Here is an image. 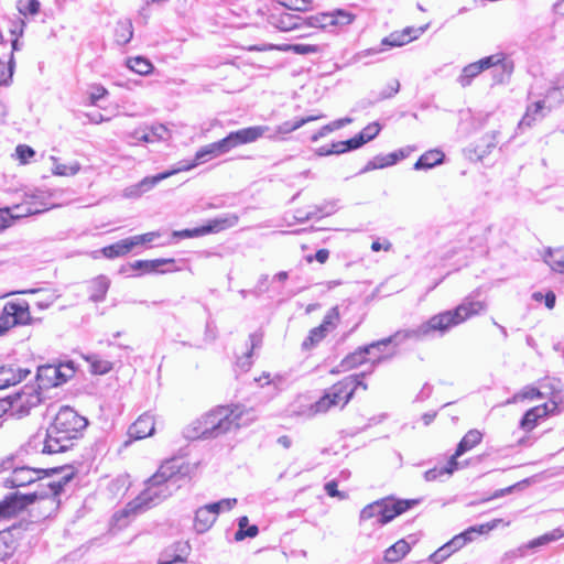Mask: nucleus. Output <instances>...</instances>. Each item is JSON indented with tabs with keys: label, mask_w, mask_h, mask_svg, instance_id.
Wrapping results in <instances>:
<instances>
[{
	"label": "nucleus",
	"mask_w": 564,
	"mask_h": 564,
	"mask_svg": "<svg viewBox=\"0 0 564 564\" xmlns=\"http://www.w3.org/2000/svg\"><path fill=\"white\" fill-rule=\"evenodd\" d=\"M39 0H18L17 9L22 15H36L40 12Z\"/></svg>",
	"instance_id": "57"
},
{
	"label": "nucleus",
	"mask_w": 564,
	"mask_h": 564,
	"mask_svg": "<svg viewBox=\"0 0 564 564\" xmlns=\"http://www.w3.org/2000/svg\"><path fill=\"white\" fill-rule=\"evenodd\" d=\"M354 382L351 378H344L327 389L323 397L300 412V414L313 417L316 414L326 413L329 409L339 404L344 408L351 399Z\"/></svg>",
	"instance_id": "7"
},
{
	"label": "nucleus",
	"mask_w": 564,
	"mask_h": 564,
	"mask_svg": "<svg viewBox=\"0 0 564 564\" xmlns=\"http://www.w3.org/2000/svg\"><path fill=\"white\" fill-rule=\"evenodd\" d=\"M368 141L364 138L361 132H359L358 134H356L351 139H348L346 141H337L336 148L337 149L339 148L343 151V153H345V152L350 151V150L359 149V148H361Z\"/></svg>",
	"instance_id": "55"
},
{
	"label": "nucleus",
	"mask_w": 564,
	"mask_h": 564,
	"mask_svg": "<svg viewBox=\"0 0 564 564\" xmlns=\"http://www.w3.org/2000/svg\"><path fill=\"white\" fill-rule=\"evenodd\" d=\"M51 159L53 161L52 172L54 175L73 176L80 171L82 166L77 161H74L70 164H63L58 162V160L54 156H52Z\"/></svg>",
	"instance_id": "48"
},
{
	"label": "nucleus",
	"mask_w": 564,
	"mask_h": 564,
	"mask_svg": "<svg viewBox=\"0 0 564 564\" xmlns=\"http://www.w3.org/2000/svg\"><path fill=\"white\" fill-rule=\"evenodd\" d=\"M149 138V143L166 141L171 137L169 128L162 123H155L152 126L144 127Z\"/></svg>",
	"instance_id": "47"
},
{
	"label": "nucleus",
	"mask_w": 564,
	"mask_h": 564,
	"mask_svg": "<svg viewBox=\"0 0 564 564\" xmlns=\"http://www.w3.org/2000/svg\"><path fill=\"white\" fill-rule=\"evenodd\" d=\"M107 89L101 85H94L90 88L89 99L93 105L97 104L100 99H102L107 95Z\"/></svg>",
	"instance_id": "64"
},
{
	"label": "nucleus",
	"mask_w": 564,
	"mask_h": 564,
	"mask_svg": "<svg viewBox=\"0 0 564 564\" xmlns=\"http://www.w3.org/2000/svg\"><path fill=\"white\" fill-rule=\"evenodd\" d=\"M39 395H31V400H28V406H25L22 397L19 398L17 405H13L7 399L0 400V426L2 425L3 417L6 415H18L19 417L26 415L31 406H34L39 403Z\"/></svg>",
	"instance_id": "20"
},
{
	"label": "nucleus",
	"mask_w": 564,
	"mask_h": 564,
	"mask_svg": "<svg viewBox=\"0 0 564 564\" xmlns=\"http://www.w3.org/2000/svg\"><path fill=\"white\" fill-rule=\"evenodd\" d=\"M30 321L31 314L26 301L8 302L0 315V335L15 325H26Z\"/></svg>",
	"instance_id": "10"
},
{
	"label": "nucleus",
	"mask_w": 564,
	"mask_h": 564,
	"mask_svg": "<svg viewBox=\"0 0 564 564\" xmlns=\"http://www.w3.org/2000/svg\"><path fill=\"white\" fill-rule=\"evenodd\" d=\"M155 431L154 416L150 413H143L129 427V436L133 440H142L153 435Z\"/></svg>",
	"instance_id": "23"
},
{
	"label": "nucleus",
	"mask_w": 564,
	"mask_h": 564,
	"mask_svg": "<svg viewBox=\"0 0 564 564\" xmlns=\"http://www.w3.org/2000/svg\"><path fill=\"white\" fill-rule=\"evenodd\" d=\"M194 469L195 466L183 458L166 459L145 481V488L127 505L124 512L139 513L160 505L182 487Z\"/></svg>",
	"instance_id": "1"
},
{
	"label": "nucleus",
	"mask_w": 564,
	"mask_h": 564,
	"mask_svg": "<svg viewBox=\"0 0 564 564\" xmlns=\"http://www.w3.org/2000/svg\"><path fill=\"white\" fill-rule=\"evenodd\" d=\"M501 521V519H495L487 523L471 525L467 528L465 531L460 532L459 534H456L453 539L455 540L456 544H458V546L462 549L467 543L473 542L476 539V536L487 534L494 529H496Z\"/></svg>",
	"instance_id": "19"
},
{
	"label": "nucleus",
	"mask_w": 564,
	"mask_h": 564,
	"mask_svg": "<svg viewBox=\"0 0 564 564\" xmlns=\"http://www.w3.org/2000/svg\"><path fill=\"white\" fill-rule=\"evenodd\" d=\"M460 550L458 544H456L455 540L452 539L448 542H446L444 545L438 547L434 553H432L429 557V561L434 564H441L444 562L447 557H449L453 553Z\"/></svg>",
	"instance_id": "41"
},
{
	"label": "nucleus",
	"mask_w": 564,
	"mask_h": 564,
	"mask_svg": "<svg viewBox=\"0 0 564 564\" xmlns=\"http://www.w3.org/2000/svg\"><path fill=\"white\" fill-rule=\"evenodd\" d=\"M216 520V516H214L209 507L207 505L203 506L195 512L194 529L199 534L205 533L213 527Z\"/></svg>",
	"instance_id": "32"
},
{
	"label": "nucleus",
	"mask_w": 564,
	"mask_h": 564,
	"mask_svg": "<svg viewBox=\"0 0 564 564\" xmlns=\"http://www.w3.org/2000/svg\"><path fill=\"white\" fill-rule=\"evenodd\" d=\"M236 505H237L236 498H226V499H221L217 502L208 503L207 506L213 511L214 516H216V518H217L221 511L231 510Z\"/></svg>",
	"instance_id": "59"
},
{
	"label": "nucleus",
	"mask_w": 564,
	"mask_h": 564,
	"mask_svg": "<svg viewBox=\"0 0 564 564\" xmlns=\"http://www.w3.org/2000/svg\"><path fill=\"white\" fill-rule=\"evenodd\" d=\"M381 126L378 122H371L366 126L360 132L364 138L369 142L373 140L380 132Z\"/></svg>",
	"instance_id": "63"
},
{
	"label": "nucleus",
	"mask_w": 564,
	"mask_h": 564,
	"mask_svg": "<svg viewBox=\"0 0 564 564\" xmlns=\"http://www.w3.org/2000/svg\"><path fill=\"white\" fill-rule=\"evenodd\" d=\"M482 440V434L478 430L468 431L457 445L455 453L451 457H455L457 460L466 452L473 449Z\"/></svg>",
	"instance_id": "33"
},
{
	"label": "nucleus",
	"mask_w": 564,
	"mask_h": 564,
	"mask_svg": "<svg viewBox=\"0 0 564 564\" xmlns=\"http://www.w3.org/2000/svg\"><path fill=\"white\" fill-rule=\"evenodd\" d=\"M229 152L228 145L226 143L225 138L209 143L203 148H200L196 154L195 160L189 165H193L191 169L195 167L198 163H204L209 161L210 159L217 158L219 155L226 154ZM184 164L180 163L178 166H183Z\"/></svg>",
	"instance_id": "21"
},
{
	"label": "nucleus",
	"mask_w": 564,
	"mask_h": 564,
	"mask_svg": "<svg viewBox=\"0 0 564 564\" xmlns=\"http://www.w3.org/2000/svg\"><path fill=\"white\" fill-rule=\"evenodd\" d=\"M491 67H499L501 69L498 83H502L511 76L514 65L513 61L508 58L503 53L492 54L466 65L456 80L463 88H466L471 85L473 80L479 74Z\"/></svg>",
	"instance_id": "6"
},
{
	"label": "nucleus",
	"mask_w": 564,
	"mask_h": 564,
	"mask_svg": "<svg viewBox=\"0 0 564 564\" xmlns=\"http://www.w3.org/2000/svg\"><path fill=\"white\" fill-rule=\"evenodd\" d=\"M133 36L132 22L128 19L118 21L115 29V40L119 45L128 44Z\"/></svg>",
	"instance_id": "40"
},
{
	"label": "nucleus",
	"mask_w": 564,
	"mask_h": 564,
	"mask_svg": "<svg viewBox=\"0 0 564 564\" xmlns=\"http://www.w3.org/2000/svg\"><path fill=\"white\" fill-rule=\"evenodd\" d=\"M497 145V135L496 132H491L486 134L481 142L476 147V154L478 159H482L485 155L489 154L494 148Z\"/></svg>",
	"instance_id": "51"
},
{
	"label": "nucleus",
	"mask_w": 564,
	"mask_h": 564,
	"mask_svg": "<svg viewBox=\"0 0 564 564\" xmlns=\"http://www.w3.org/2000/svg\"><path fill=\"white\" fill-rule=\"evenodd\" d=\"M416 503L417 500L394 501L390 498L380 499L364 507L360 511L359 520L362 522L375 519L379 524H387Z\"/></svg>",
	"instance_id": "8"
},
{
	"label": "nucleus",
	"mask_w": 564,
	"mask_h": 564,
	"mask_svg": "<svg viewBox=\"0 0 564 564\" xmlns=\"http://www.w3.org/2000/svg\"><path fill=\"white\" fill-rule=\"evenodd\" d=\"M127 66L132 72L145 76L153 70L152 63L142 56L130 57L127 59Z\"/></svg>",
	"instance_id": "46"
},
{
	"label": "nucleus",
	"mask_w": 564,
	"mask_h": 564,
	"mask_svg": "<svg viewBox=\"0 0 564 564\" xmlns=\"http://www.w3.org/2000/svg\"><path fill=\"white\" fill-rule=\"evenodd\" d=\"M14 69L13 53L10 55V59L6 63L0 61V86H7L10 84Z\"/></svg>",
	"instance_id": "56"
},
{
	"label": "nucleus",
	"mask_w": 564,
	"mask_h": 564,
	"mask_svg": "<svg viewBox=\"0 0 564 564\" xmlns=\"http://www.w3.org/2000/svg\"><path fill=\"white\" fill-rule=\"evenodd\" d=\"M75 373L70 364L44 365L37 368L36 381L40 389H50L65 383Z\"/></svg>",
	"instance_id": "9"
},
{
	"label": "nucleus",
	"mask_w": 564,
	"mask_h": 564,
	"mask_svg": "<svg viewBox=\"0 0 564 564\" xmlns=\"http://www.w3.org/2000/svg\"><path fill=\"white\" fill-rule=\"evenodd\" d=\"M269 24L273 28L282 31L289 32L293 30H299L305 26V19L299 14H294L289 12L288 9H275L272 11L268 18Z\"/></svg>",
	"instance_id": "17"
},
{
	"label": "nucleus",
	"mask_w": 564,
	"mask_h": 564,
	"mask_svg": "<svg viewBox=\"0 0 564 564\" xmlns=\"http://www.w3.org/2000/svg\"><path fill=\"white\" fill-rule=\"evenodd\" d=\"M390 344H394L395 346H398V341L397 338L394 337V334L381 340L373 341L367 346L357 348L354 352L349 354L343 359L341 367L345 370L356 368L370 360L368 356L371 355L372 349L375 347L388 346Z\"/></svg>",
	"instance_id": "14"
},
{
	"label": "nucleus",
	"mask_w": 564,
	"mask_h": 564,
	"mask_svg": "<svg viewBox=\"0 0 564 564\" xmlns=\"http://www.w3.org/2000/svg\"><path fill=\"white\" fill-rule=\"evenodd\" d=\"M189 552L191 546L187 542H176L162 552L158 564L185 563Z\"/></svg>",
	"instance_id": "22"
},
{
	"label": "nucleus",
	"mask_w": 564,
	"mask_h": 564,
	"mask_svg": "<svg viewBox=\"0 0 564 564\" xmlns=\"http://www.w3.org/2000/svg\"><path fill=\"white\" fill-rule=\"evenodd\" d=\"M338 206L337 200H329L325 202L322 205L315 206L312 212L316 213V216L314 219H321L325 216H330L336 213Z\"/></svg>",
	"instance_id": "58"
},
{
	"label": "nucleus",
	"mask_w": 564,
	"mask_h": 564,
	"mask_svg": "<svg viewBox=\"0 0 564 564\" xmlns=\"http://www.w3.org/2000/svg\"><path fill=\"white\" fill-rule=\"evenodd\" d=\"M545 397L546 393H544L540 389L532 386H525L523 389H521L519 392L514 393L510 399H508L506 401V404H514L528 399H543Z\"/></svg>",
	"instance_id": "38"
},
{
	"label": "nucleus",
	"mask_w": 564,
	"mask_h": 564,
	"mask_svg": "<svg viewBox=\"0 0 564 564\" xmlns=\"http://www.w3.org/2000/svg\"><path fill=\"white\" fill-rule=\"evenodd\" d=\"M47 198L48 196L39 189L25 193L24 202L20 205H14L13 209L20 210L23 217L40 214L55 206V204L47 202Z\"/></svg>",
	"instance_id": "16"
},
{
	"label": "nucleus",
	"mask_w": 564,
	"mask_h": 564,
	"mask_svg": "<svg viewBox=\"0 0 564 564\" xmlns=\"http://www.w3.org/2000/svg\"><path fill=\"white\" fill-rule=\"evenodd\" d=\"M87 425L86 417L69 406H62L46 431L42 453L56 454L69 449Z\"/></svg>",
	"instance_id": "3"
},
{
	"label": "nucleus",
	"mask_w": 564,
	"mask_h": 564,
	"mask_svg": "<svg viewBox=\"0 0 564 564\" xmlns=\"http://www.w3.org/2000/svg\"><path fill=\"white\" fill-rule=\"evenodd\" d=\"M23 217L20 210L10 207L0 208V231L10 227L14 219Z\"/></svg>",
	"instance_id": "53"
},
{
	"label": "nucleus",
	"mask_w": 564,
	"mask_h": 564,
	"mask_svg": "<svg viewBox=\"0 0 564 564\" xmlns=\"http://www.w3.org/2000/svg\"><path fill=\"white\" fill-rule=\"evenodd\" d=\"M410 550V544L405 540H399L386 550L384 561L387 563H397L403 558Z\"/></svg>",
	"instance_id": "37"
},
{
	"label": "nucleus",
	"mask_w": 564,
	"mask_h": 564,
	"mask_svg": "<svg viewBox=\"0 0 564 564\" xmlns=\"http://www.w3.org/2000/svg\"><path fill=\"white\" fill-rule=\"evenodd\" d=\"M129 238L122 239L113 245L107 246L102 249V253L107 258L122 257L129 253L133 247Z\"/></svg>",
	"instance_id": "42"
},
{
	"label": "nucleus",
	"mask_w": 564,
	"mask_h": 564,
	"mask_svg": "<svg viewBox=\"0 0 564 564\" xmlns=\"http://www.w3.org/2000/svg\"><path fill=\"white\" fill-rule=\"evenodd\" d=\"M30 375L29 369L15 366L0 367V390L21 382Z\"/></svg>",
	"instance_id": "26"
},
{
	"label": "nucleus",
	"mask_w": 564,
	"mask_h": 564,
	"mask_svg": "<svg viewBox=\"0 0 564 564\" xmlns=\"http://www.w3.org/2000/svg\"><path fill=\"white\" fill-rule=\"evenodd\" d=\"M238 218L236 216H231L228 218H216L210 220L207 225L197 227L194 229H184L174 231L173 236L176 238H194V237H200L210 232H217L220 231L227 227H231L236 225Z\"/></svg>",
	"instance_id": "18"
},
{
	"label": "nucleus",
	"mask_w": 564,
	"mask_h": 564,
	"mask_svg": "<svg viewBox=\"0 0 564 564\" xmlns=\"http://www.w3.org/2000/svg\"><path fill=\"white\" fill-rule=\"evenodd\" d=\"M69 479L70 477L66 475L58 480H50L46 484L40 485L42 487L41 490L28 495H21L19 492L10 494L0 501V518L12 517L37 499H55Z\"/></svg>",
	"instance_id": "5"
},
{
	"label": "nucleus",
	"mask_w": 564,
	"mask_h": 564,
	"mask_svg": "<svg viewBox=\"0 0 564 564\" xmlns=\"http://www.w3.org/2000/svg\"><path fill=\"white\" fill-rule=\"evenodd\" d=\"M444 153L441 150H430L423 153L414 164V170H429L440 165L444 161Z\"/></svg>",
	"instance_id": "35"
},
{
	"label": "nucleus",
	"mask_w": 564,
	"mask_h": 564,
	"mask_svg": "<svg viewBox=\"0 0 564 564\" xmlns=\"http://www.w3.org/2000/svg\"><path fill=\"white\" fill-rule=\"evenodd\" d=\"M17 549L15 540L12 531H0V561L10 557Z\"/></svg>",
	"instance_id": "39"
},
{
	"label": "nucleus",
	"mask_w": 564,
	"mask_h": 564,
	"mask_svg": "<svg viewBox=\"0 0 564 564\" xmlns=\"http://www.w3.org/2000/svg\"><path fill=\"white\" fill-rule=\"evenodd\" d=\"M328 333V328L325 325H319L310 332L307 338L303 341L302 346L304 349H308L317 345Z\"/></svg>",
	"instance_id": "52"
},
{
	"label": "nucleus",
	"mask_w": 564,
	"mask_h": 564,
	"mask_svg": "<svg viewBox=\"0 0 564 564\" xmlns=\"http://www.w3.org/2000/svg\"><path fill=\"white\" fill-rule=\"evenodd\" d=\"M400 90V82L398 79H392L380 93L378 96V100L389 99L397 95Z\"/></svg>",
	"instance_id": "61"
},
{
	"label": "nucleus",
	"mask_w": 564,
	"mask_h": 564,
	"mask_svg": "<svg viewBox=\"0 0 564 564\" xmlns=\"http://www.w3.org/2000/svg\"><path fill=\"white\" fill-rule=\"evenodd\" d=\"M354 15L344 10H334L332 12L317 13L305 19V26L326 29L335 25H346L351 23Z\"/></svg>",
	"instance_id": "15"
},
{
	"label": "nucleus",
	"mask_w": 564,
	"mask_h": 564,
	"mask_svg": "<svg viewBox=\"0 0 564 564\" xmlns=\"http://www.w3.org/2000/svg\"><path fill=\"white\" fill-rule=\"evenodd\" d=\"M57 471V468L44 469L28 466L14 467L11 475L4 479L3 484L9 488L24 487L35 482L36 480H42L50 474Z\"/></svg>",
	"instance_id": "11"
},
{
	"label": "nucleus",
	"mask_w": 564,
	"mask_h": 564,
	"mask_svg": "<svg viewBox=\"0 0 564 564\" xmlns=\"http://www.w3.org/2000/svg\"><path fill=\"white\" fill-rule=\"evenodd\" d=\"M541 387L546 391V397L550 399V408L554 410L556 413L560 408H564V397L562 395L563 384L562 381L557 378H552L547 380V382L542 383Z\"/></svg>",
	"instance_id": "25"
},
{
	"label": "nucleus",
	"mask_w": 564,
	"mask_h": 564,
	"mask_svg": "<svg viewBox=\"0 0 564 564\" xmlns=\"http://www.w3.org/2000/svg\"><path fill=\"white\" fill-rule=\"evenodd\" d=\"M351 121H352L351 118L345 117V118L335 120V121H333V122H330L328 124H325L316 133H314L311 137V141L312 142H317L319 139L324 138L328 133H330V132H333L335 130H338V129L345 127L346 124H349Z\"/></svg>",
	"instance_id": "49"
},
{
	"label": "nucleus",
	"mask_w": 564,
	"mask_h": 564,
	"mask_svg": "<svg viewBox=\"0 0 564 564\" xmlns=\"http://www.w3.org/2000/svg\"><path fill=\"white\" fill-rule=\"evenodd\" d=\"M192 166L193 165L177 166L176 169H174L172 171H166V172H163V173H159V174H156L154 176H147V177L142 178L140 182H138L137 184L127 186L123 189L122 196L124 198H130V199L139 198L144 193H148L149 191H151L161 181L170 177L171 175H173V174H175L177 172L188 171V170H191Z\"/></svg>",
	"instance_id": "12"
},
{
	"label": "nucleus",
	"mask_w": 564,
	"mask_h": 564,
	"mask_svg": "<svg viewBox=\"0 0 564 564\" xmlns=\"http://www.w3.org/2000/svg\"><path fill=\"white\" fill-rule=\"evenodd\" d=\"M545 102L539 100L528 106L523 118L519 122V128L531 127L536 120L542 119L545 116Z\"/></svg>",
	"instance_id": "34"
},
{
	"label": "nucleus",
	"mask_w": 564,
	"mask_h": 564,
	"mask_svg": "<svg viewBox=\"0 0 564 564\" xmlns=\"http://www.w3.org/2000/svg\"><path fill=\"white\" fill-rule=\"evenodd\" d=\"M256 380L260 382L261 387H272L276 393L286 390L291 386L290 375L286 372L274 375L263 372Z\"/></svg>",
	"instance_id": "28"
},
{
	"label": "nucleus",
	"mask_w": 564,
	"mask_h": 564,
	"mask_svg": "<svg viewBox=\"0 0 564 564\" xmlns=\"http://www.w3.org/2000/svg\"><path fill=\"white\" fill-rule=\"evenodd\" d=\"M270 131L271 129L268 126H253L231 131L227 137H225V140L229 151H231L239 145L258 141L260 138L265 137Z\"/></svg>",
	"instance_id": "13"
},
{
	"label": "nucleus",
	"mask_w": 564,
	"mask_h": 564,
	"mask_svg": "<svg viewBox=\"0 0 564 564\" xmlns=\"http://www.w3.org/2000/svg\"><path fill=\"white\" fill-rule=\"evenodd\" d=\"M458 462L455 457H451L444 466H435L424 473V479L426 481L443 480L453 475L458 469Z\"/></svg>",
	"instance_id": "30"
},
{
	"label": "nucleus",
	"mask_w": 564,
	"mask_h": 564,
	"mask_svg": "<svg viewBox=\"0 0 564 564\" xmlns=\"http://www.w3.org/2000/svg\"><path fill=\"white\" fill-rule=\"evenodd\" d=\"M174 259H154V260H137L130 264L132 270H142L144 272H166L169 270H160L162 265L173 264Z\"/></svg>",
	"instance_id": "36"
},
{
	"label": "nucleus",
	"mask_w": 564,
	"mask_h": 564,
	"mask_svg": "<svg viewBox=\"0 0 564 564\" xmlns=\"http://www.w3.org/2000/svg\"><path fill=\"white\" fill-rule=\"evenodd\" d=\"M564 536V532H562L560 529H555L551 532H547L536 539H533L532 541H530L528 544L519 547L518 550L516 551H512L510 552V555L512 556H524L525 555V551L528 549H535V547H539V546H542V545H545L550 542H554L561 538Z\"/></svg>",
	"instance_id": "29"
},
{
	"label": "nucleus",
	"mask_w": 564,
	"mask_h": 564,
	"mask_svg": "<svg viewBox=\"0 0 564 564\" xmlns=\"http://www.w3.org/2000/svg\"><path fill=\"white\" fill-rule=\"evenodd\" d=\"M279 50L284 52H293L297 55H308V54H315L319 52V47L317 45L313 44H283L279 46Z\"/></svg>",
	"instance_id": "50"
},
{
	"label": "nucleus",
	"mask_w": 564,
	"mask_h": 564,
	"mask_svg": "<svg viewBox=\"0 0 564 564\" xmlns=\"http://www.w3.org/2000/svg\"><path fill=\"white\" fill-rule=\"evenodd\" d=\"M368 141L364 138L361 132H359L358 134H356L351 139H348L346 141H337L336 148L337 149L339 148L343 151V153H345V152L350 151V150L359 149V148H361Z\"/></svg>",
	"instance_id": "54"
},
{
	"label": "nucleus",
	"mask_w": 564,
	"mask_h": 564,
	"mask_svg": "<svg viewBox=\"0 0 564 564\" xmlns=\"http://www.w3.org/2000/svg\"><path fill=\"white\" fill-rule=\"evenodd\" d=\"M259 533V529L256 524H249V519L247 516L240 517L238 519V530L235 533V540L237 542L242 541L247 538H256Z\"/></svg>",
	"instance_id": "43"
},
{
	"label": "nucleus",
	"mask_w": 564,
	"mask_h": 564,
	"mask_svg": "<svg viewBox=\"0 0 564 564\" xmlns=\"http://www.w3.org/2000/svg\"><path fill=\"white\" fill-rule=\"evenodd\" d=\"M322 118H325V115L321 113V115H315V116L302 117V118L295 119L293 121H285L281 124H279L272 134H268L267 137L270 139H274L276 137V134L291 133V132L300 129L304 124H306L311 121L322 119Z\"/></svg>",
	"instance_id": "31"
},
{
	"label": "nucleus",
	"mask_w": 564,
	"mask_h": 564,
	"mask_svg": "<svg viewBox=\"0 0 564 564\" xmlns=\"http://www.w3.org/2000/svg\"><path fill=\"white\" fill-rule=\"evenodd\" d=\"M240 426V413L220 406L203 415L184 432L186 438H214Z\"/></svg>",
	"instance_id": "4"
},
{
	"label": "nucleus",
	"mask_w": 564,
	"mask_h": 564,
	"mask_svg": "<svg viewBox=\"0 0 564 564\" xmlns=\"http://www.w3.org/2000/svg\"><path fill=\"white\" fill-rule=\"evenodd\" d=\"M543 259L552 271L564 274V254H560V250L547 248Z\"/></svg>",
	"instance_id": "44"
},
{
	"label": "nucleus",
	"mask_w": 564,
	"mask_h": 564,
	"mask_svg": "<svg viewBox=\"0 0 564 564\" xmlns=\"http://www.w3.org/2000/svg\"><path fill=\"white\" fill-rule=\"evenodd\" d=\"M91 370L97 375H105L112 369V364L108 360L97 359L96 356L88 358Z\"/></svg>",
	"instance_id": "60"
},
{
	"label": "nucleus",
	"mask_w": 564,
	"mask_h": 564,
	"mask_svg": "<svg viewBox=\"0 0 564 564\" xmlns=\"http://www.w3.org/2000/svg\"><path fill=\"white\" fill-rule=\"evenodd\" d=\"M422 30H415L413 28H406L401 33L393 32L389 36L381 41V45L384 47H399L408 44L412 40L416 39Z\"/></svg>",
	"instance_id": "27"
},
{
	"label": "nucleus",
	"mask_w": 564,
	"mask_h": 564,
	"mask_svg": "<svg viewBox=\"0 0 564 564\" xmlns=\"http://www.w3.org/2000/svg\"><path fill=\"white\" fill-rule=\"evenodd\" d=\"M109 284H110V282L106 276L100 275V276L96 278L91 282L90 300L96 303L101 302L107 294Z\"/></svg>",
	"instance_id": "45"
},
{
	"label": "nucleus",
	"mask_w": 564,
	"mask_h": 564,
	"mask_svg": "<svg viewBox=\"0 0 564 564\" xmlns=\"http://www.w3.org/2000/svg\"><path fill=\"white\" fill-rule=\"evenodd\" d=\"M556 412L550 408L549 403L529 409L520 421V427L525 432H531L539 423L540 419L546 417Z\"/></svg>",
	"instance_id": "24"
},
{
	"label": "nucleus",
	"mask_w": 564,
	"mask_h": 564,
	"mask_svg": "<svg viewBox=\"0 0 564 564\" xmlns=\"http://www.w3.org/2000/svg\"><path fill=\"white\" fill-rule=\"evenodd\" d=\"M312 0H284L283 7L291 11H306L311 8Z\"/></svg>",
	"instance_id": "62"
},
{
	"label": "nucleus",
	"mask_w": 564,
	"mask_h": 564,
	"mask_svg": "<svg viewBox=\"0 0 564 564\" xmlns=\"http://www.w3.org/2000/svg\"><path fill=\"white\" fill-rule=\"evenodd\" d=\"M487 304L480 299L479 291H475L467 295L463 302L454 310L444 311L430 317L426 322L403 330L394 333L398 345L413 339L424 340L435 336H443L452 327L457 326L466 319L479 315L485 312Z\"/></svg>",
	"instance_id": "2"
}]
</instances>
